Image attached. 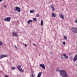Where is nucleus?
I'll list each match as a JSON object with an SVG mask.
<instances>
[{"label": "nucleus", "instance_id": "1", "mask_svg": "<svg viewBox=\"0 0 77 77\" xmlns=\"http://www.w3.org/2000/svg\"><path fill=\"white\" fill-rule=\"evenodd\" d=\"M56 69L57 72H59L61 76H62V77H68V74L65 71L62 70L59 71V68H57Z\"/></svg>", "mask_w": 77, "mask_h": 77}, {"label": "nucleus", "instance_id": "2", "mask_svg": "<svg viewBox=\"0 0 77 77\" xmlns=\"http://www.w3.org/2000/svg\"><path fill=\"white\" fill-rule=\"evenodd\" d=\"M11 17H8L5 18L4 19V21H7V22H9L11 21Z\"/></svg>", "mask_w": 77, "mask_h": 77}, {"label": "nucleus", "instance_id": "3", "mask_svg": "<svg viewBox=\"0 0 77 77\" xmlns=\"http://www.w3.org/2000/svg\"><path fill=\"white\" fill-rule=\"evenodd\" d=\"M15 11H17L18 12H21V9L20 8L17 6L14 8Z\"/></svg>", "mask_w": 77, "mask_h": 77}, {"label": "nucleus", "instance_id": "4", "mask_svg": "<svg viewBox=\"0 0 77 77\" xmlns=\"http://www.w3.org/2000/svg\"><path fill=\"white\" fill-rule=\"evenodd\" d=\"M17 68L18 69H19V71H20V72H23V70L22 69V68L21 66L19 65H18L17 66Z\"/></svg>", "mask_w": 77, "mask_h": 77}, {"label": "nucleus", "instance_id": "5", "mask_svg": "<svg viewBox=\"0 0 77 77\" xmlns=\"http://www.w3.org/2000/svg\"><path fill=\"white\" fill-rule=\"evenodd\" d=\"M8 55L4 54L2 55H1L0 56V59H2V58H3V57H8Z\"/></svg>", "mask_w": 77, "mask_h": 77}, {"label": "nucleus", "instance_id": "6", "mask_svg": "<svg viewBox=\"0 0 77 77\" xmlns=\"http://www.w3.org/2000/svg\"><path fill=\"white\" fill-rule=\"evenodd\" d=\"M40 66H41V67H42L43 69H45V65L44 64H40L39 65Z\"/></svg>", "mask_w": 77, "mask_h": 77}, {"label": "nucleus", "instance_id": "7", "mask_svg": "<svg viewBox=\"0 0 77 77\" xmlns=\"http://www.w3.org/2000/svg\"><path fill=\"white\" fill-rule=\"evenodd\" d=\"M77 60V54L76 55L74 58L73 61L75 62L76 60Z\"/></svg>", "mask_w": 77, "mask_h": 77}, {"label": "nucleus", "instance_id": "8", "mask_svg": "<svg viewBox=\"0 0 77 77\" xmlns=\"http://www.w3.org/2000/svg\"><path fill=\"white\" fill-rule=\"evenodd\" d=\"M75 29L74 27H72L71 28L72 32L74 33V32H75Z\"/></svg>", "mask_w": 77, "mask_h": 77}, {"label": "nucleus", "instance_id": "9", "mask_svg": "<svg viewBox=\"0 0 77 77\" xmlns=\"http://www.w3.org/2000/svg\"><path fill=\"white\" fill-rule=\"evenodd\" d=\"M59 16L60 18H62V19H64V17H63V14H60Z\"/></svg>", "mask_w": 77, "mask_h": 77}, {"label": "nucleus", "instance_id": "10", "mask_svg": "<svg viewBox=\"0 0 77 77\" xmlns=\"http://www.w3.org/2000/svg\"><path fill=\"white\" fill-rule=\"evenodd\" d=\"M41 75H42V72H39L38 74L37 77H41Z\"/></svg>", "mask_w": 77, "mask_h": 77}, {"label": "nucleus", "instance_id": "11", "mask_svg": "<svg viewBox=\"0 0 77 77\" xmlns=\"http://www.w3.org/2000/svg\"><path fill=\"white\" fill-rule=\"evenodd\" d=\"M63 56H64L65 58H66V59H68V56H66V54H63Z\"/></svg>", "mask_w": 77, "mask_h": 77}, {"label": "nucleus", "instance_id": "12", "mask_svg": "<svg viewBox=\"0 0 77 77\" xmlns=\"http://www.w3.org/2000/svg\"><path fill=\"white\" fill-rule=\"evenodd\" d=\"M35 12V10H31L30 11V13L31 14H33V13H34Z\"/></svg>", "mask_w": 77, "mask_h": 77}, {"label": "nucleus", "instance_id": "13", "mask_svg": "<svg viewBox=\"0 0 77 77\" xmlns=\"http://www.w3.org/2000/svg\"><path fill=\"white\" fill-rule=\"evenodd\" d=\"M12 35L14 36H17V34L15 32H13Z\"/></svg>", "mask_w": 77, "mask_h": 77}, {"label": "nucleus", "instance_id": "14", "mask_svg": "<svg viewBox=\"0 0 77 77\" xmlns=\"http://www.w3.org/2000/svg\"><path fill=\"white\" fill-rule=\"evenodd\" d=\"M52 14V17H56V14H54V13H53Z\"/></svg>", "mask_w": 77, "mask_h": 77}, {"label": "nucleus", "instance_id": "15", "mask_svg": "<svg viewBox=\"0 0 77 77\" xmlns=\"http://www.w3.org/2000/svg\"><path fill=\"white\" fill-rule=\"evenodd\" d=\"M32 20H29L28 21V24H29L30 23H32Z\"/></svg>", "mask_w": 77, "mask_h": 77}, {"label": "nucleus", "instance_id": "16", "mask_svg": "<svg viewBox=\"0 0 77 77\" xmlns=\"http://www.w3.org/2000/svg\"><path fill=\"white\" fill-rule=\"evenodd\" d=\"M63 38L64 39L66 40L67 39V37L65 35H64Z\"/></svg>", "mask_w": 77, "mask_h": 77}, {"label": "nucleus", "instance_id": "17", "mask_svg": "<svg viewBox=\"0 0 77 77\" xmlns=\"http://www.w3.org/2000/svg\"><path fill=\"white\" fill-rule=\"evenodd\" d=\"M43 24H44V22H43V20H42L41 21V26H43Z\"/></svg>", "mask_w": 77, "mask_h": 77}, {"label": "nucleus", "instance_id": "18", "mask_svg": "<svg viewBox=\"0 0 77 77\" xmlns=\"http://www.w3.org/2000/svg\"><path fill=\"white\" fill-rule=\"evenodd\" d=\"M33 20L34 21H37V19H36V18L34 17L33 18Z\"/></svg>", "mask_w": 77, "mask_h": 77}, {"label": "nucleus", "instance_id": "19", "mask_svg": "<svg viewBox=\"0 0 77 77\" xmlns=\"http://www.w3.org/2000/svg\"><path fill=\"white\" fill-rule=\"evenodd\" d=\"M3 45V42L0 41V46H2Z\"/></svg>", "mask_w": 77, "mask_h": 77}, {"label": "nucleus", "instance_id": "20", "mask_svg": "<svg viewBox=\"0 0 77 77\" xmlns=\"http://www.w3.org/2000/svg\"><path fill=\"white\" fill-rule=\"evenodd\" d=\"M50 7L51 8H54V5H50Z\"/></svg>", "mask_w": 77, "mask_h": 77}, {"label": "nucleus", "instance_id": "21", "mask_svg": "<svg viewBox=\"0 0 77 77\" xmlns=\"http://www.w3.org/2000/svg\"><path fill=\"white\" fill-rule=\"evenodd\" d=\"M63 45H65L66 44V42H63Z\"/></svg>", "mask_w": 77, "mask_h": 77}, {"label": "nucleus", "instance_id": "22", "mask_svg": "<svg viewBox=\"0 0 77 77\" xmlns=\"http://www.w3.org/2000/svg\"><path fill=\"white\" fill-rule=\"evenodd\" d=\"M36 17H39V14H36Z\"/></svg>", "mask_w": 77, "mask_h": 77}, {"label": "nucleus", "instance_id": "23", "mask_svg": "<svg viewBox=\"0 0 77 77\" xmlns=\"http://www.w3.org/2000/svg\"><path fill=\"white\" fill-rule=\"evenodd\" d=\"M75 32L76 33H77V28L75 29Z\"/></svg>", "mask_w": 77, "mask_h": 77}, {"label": "nucleus", "instance_id": "24", "mask_svg": "<svg viewBox=\"0 0 77 77\" xmlns=\"http://www.w3.org/2000/svg\"><path fill=\"white\" fill-rule=\"evenodd\" d=\"M11 69H12V70H14V69H15V68L14 67H12Z\"/></svg>", "mask_w": 77, "mask_h": 77}, {"label": "nucleus", "instance_id": "25", "mask_svg": "<svg viewBox=\"0 0 77 77\" xmlns=\"http://www.w3.org/2000/svg\"><path fill=\"white\" fill-rule=\"evenodd\" d=\"M52 11H54V7L53 8H52Z\"/></svg>", "mask_w": 77, "mask_h": 77}, {"label": "nucleus", "instance_id": "26", "mask_svg": "<svg viewBox=\"0 0 77 77\" xmlns=\"http://www.w3.org/2000/svg\"><path fill=\"white\" fill-rule=\"evenodd\" d=\"M75 23L77 24V20H75Z\"/></svg>", "mask_w": 77, "mask_h": 77}, {"label": "nucleus", "instance_id": "27", "mask_svg": "<svg viewBox=\"0 0 77 77\" xmlns=\"http://www.w3.org/2000/svg\"><path fill=\"white\" fill-rule=\"evenodd\" d=\"M4 7L5 8H7V6H6V5H4Z\"/></svg>", "mask_w": 77, "mask_h": 77}, {"label": "nucleus", "instance_id": "28", "mask_svg": "<svg viewBox=\"0 0 77 77\" xmlns=\"http://www.w3.org/2000/svg\"><path fill=\"white\" fill-rule=\"evenodd\" d=\"M50 54H53V52H50Z\"/></svg>", "mask_w": 77, "mask_h": 77}, {"label": "nucleus", "instance_id": "29", "mask_svg": "<svg viewBox=\"0 0 77 77\" xmlns=\"http://www.w3.org/2000/svg\"><path fill=\"white\" fill-rule=\"evenodd\" d=\"M33 45H34V46H36V45H35V44L33 43Z\"/></svg>", "mask_w": 77, "mask_h": 77}, {"label": "nucleus", "instance_id": "30", "mask_svg": "<svg viewBox=\"0 0 77 77\" xmlns=\"http://www.w3.org/2000/svg\"><path fill=\"white\" fill-rule=\"evenodd\" d=\"M14 47H15V48H18L17 47V46H16V45H15L14 46Z\"/></svg>", "mask_w": 77, "mask_h": 77}, {"label": "nucleus", "instance_id": "31", "mask_svg": "<svg viewBox=\"0 0 77 77\" xmlns=\"http://www.w3.org/2000/svg\"><path fill=\"white\" fill-rule=\"evenodd\" d=\"M25 47H27V45H26V44H25Z\"/></svg>", "mask_w": 77, "mask_h": 77}, {"label": "nucleus", "instance_id": "32", "mask_svg": "<svg viewBox=\"0 0 77 77\" xmlns=\"http://www.w3.org/2000/svg\"><path fill=\"white\" fill-rule=\"evenodd\" d=\"M3 1V0H0V2H2Z\"/></svg>", "mask_w": 77, "mask_h": 77}, {"label": "nucleus", "instance_id": "33", "mask_svg": "<svg viewBox=\"0 0 77 77\" xmlns=\"http://www.w3.org/2000/svg\"><path fill=\"white\" fill-rule=\"evenodd\" d=\"M61 58H63V57H61Z\"/></svg>", "mask_w": 77, "mask_h": 77}, {"label": "nucleus", "instance_id": "34", "mask_svg": "<svg viewBox=\"0 0 77 77\" xmlns=\"http://www.w3.org/2000/svg\"><path fill=\"white\" fill-rule=\"evenodd\" d=\"M76 65V66H77V64Z\"/></svg>", "mask_w": 77, "mask_h": 77}]
</instances>
